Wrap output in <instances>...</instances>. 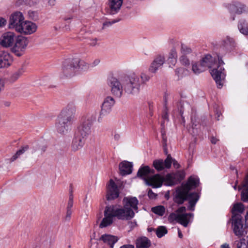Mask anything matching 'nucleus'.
Wrapping results in <instances>:
<instances>
[{
    "mask_svg": "<svg viewBox=\"0 0 248 248\" xmlns=\"http://www.w3.org/2000/svg\"><path fill=\"white\" fill-rule=\"evenodd\" d=\"M199 179L190 176L186 184H183L180 187L177 188L175 191L174 202L179 204H183L186 201H188L187 208L190 211H194L195 206L199 199V195L195 192H189L190 190L198 186Z\"/></svg>",
    "mask_w": 248,
    "mask_h": 248,
    "instance_id": "nucleus-1",
    "label": "nucleus"
},
{
    "mask_svg": "<svg viewBox=\"0 0 248 248\" xmlns=\"http://www.w3.org/2000/svg\"><path fill=\"white\" fill-rule=\"evenodd\" d=\"M217 59L218 63L216 62V58H213L210 55H206L200 62L204 67L205 70L207 68L212 69L210 73L217 85L218 88H221L223 85L222 81L225 78L223 72L224 69L221 65L224 63L218 56H217Z\"/></svg>",
    "mask_w": 248,
    "mask_h": 248,
    "instance_id": "nucleus-2",
    "label": "nucleus"
},
{
    "mask_svg": "<svg viewBox=\"0 0 248 248\" xmlns=\"http://www.w3.org/2000/svg\"><path fill=\"white\" fill-rule=\"evenodd\" d=\"M154 170H151L148 166L141 167L137 173V176L143 179L148 186L153 188H158L161 186L163 183V177L159 174L148 177L150 173H153Z\"/></svg>",
    "mask_w": 248,
    "mask_h": 248,
    "instance_id": "nucleus-3",
    "label": "nucleus"
},
{
    "mask_svg": "<svg viewBox=\"0 0 248 248\" xmlns=\"http://www.w3.org/2000/svg\"><path fill=\"white\" fill-rule=\"evenodd\" d=\"M123 213L122 210H118L114 205L107 206L104 212V217L99 224V227L103 228L110 225L113 223V217L118 219L124 220L125 217Z\"/></svg>",
    "mask_w": 248,
    "mask_h": 248,
    "instance_id": "nucleus-4",
    "label": "nucleus"
},
{
    "mask_svg": "<svg viewBox=\"0 0 248 248\" xmlns=\"http://www.w3.org/2000/svg\"><path fill=\"white\" fill-rule=\"evenodd\" d=\"M124 205L123 207L118 208V210H121L124 212L125 217L124 220H129L133 218L135 216L134 211L138 212V204L139 201L135 197H124L123 199Z\"/></svg>",
    "mask_w": 248,
    "mask_h": 248,
    "instance_id": "nucleus-5",
    "label": "nucleus"
},
{
    "mask_svg": "<svg viewBox=\"0 0 248 248\" xmlns=\"http://www.w3.org/2000/svg\"><path fill=\"white\" fill-rule=\"evenodd\" d=\"M79 62L77 58L65 60L62 63V71L60 74V78H70L74 76Z\"/></svg>",
    "mask_w": 248,
    "mask_h": 248,
    "instance_id": "nucleus-6",
    "label": "nucleus"
},
{
    "mask_svg": "<svg viewBox=\"0 0 248 248\" xmlns=\"http://www.w3.org/2000/svg\"><path fill=\"white\" fill-rule=\"evenodd\" d=\"M140 82L138 76L133 75L129 78V81L124 85V91L128 94L137 95L140 91Z\"/></svg>",
    "mask_w": 248,
    "mask_h": 248,
    "instance_id": "nucleus-7",
    "label": "nucleus"
},
{
    "mask_svg": "<svg viewBox=\"0 0 248 248\" xmlns=\"http://www.w3.org/2000/svg\"><path fill=\"white\" fill-rule=\"evenodd\" d=\"M241 215H235L232 217V228L234 234L240 238L247 234L246 226L244 227Z\"/></svg>",
    "mask_w": 248,
    "mask_h": 248,
    "instance_id": "nucleus-8",
    "label": "nucleus"
},
{
    "mask_svg": "<svg viewBox=\"0 0 248 248\" xmlns=\"http://www.w3.org/2000/svg\"><path fill=\"white\" fill-rule=\"evenodd\" d=\"M15 42V43L11 48V51L16 56L20 57L24 53L29 44V41L26 37L18 36L16 37Z\"/></svg>",
    "mask_w": 248,
    "mask_h": 248,
    "instance_id": "nucleus-9",
    "label": "nucleus"
},
{
    "mask_svg": "<svg viewBox=\"0 0 248 248\" xmlns=\"http://www.w3.org/2000/svg\"><path fill=\"white\" fill-rule=\"evenodd\" d=\"M95 117L93 116H89L85 118L78 127L76 133L86 138L91 133V127Z\"/></svg>",
    "mask_w": 248,
    "mask_h": 248,
    "instance_id": "nucleus-10",
    "label": "nucleus"
},
{
    "mask_svg": "<svg viewBox=\"0 0 248 248\" xmlns=\"http://www.w3.org/2000/svg\"><path fill=\"white\" fill-rule=\"evenodd\" d=\"M108 85L111 93L116 98H120L124 91V86L120 81L115 77H110L108 79Z\"/></svg>",
    "mask_w": 248,
    "mask_h": 248,
    "instance_id": "nucleus-11",
    "label": "nucleus"
},
{
    "mask_svg": "<svg viewBox=\"0 0 248 248\" xmlns=\"http://www.w3.org/2000/svg\"><path fill=\"white\" fill-rule=\"evenodd\" d=\"M185 176V173L184 171H177L175 173L167 174L165 178H163V182H165L167 186H173L179 183L184 179Z\"/></svg>",
    "mask_w": 248,
    "mask_h": 248,
    "instance_id": "nucleus-12",
    "label": "nucleus"
},
{
    "mask_svg": "<svg viewBox=\"0 0 248 248\" xmlns=\"http://www.w3.org/2000/svg\"><path fill=\"white\" fill-rule=\"evenodd\" d=\"M37 29L36 25L29 21H24L21 25L17 27L16 31L25 35H29L34 32Z\"/></svg>",
    "mask_w": 248,
    "mask_h": 248,
    "instance_id": "nucleus-13",
    "label": "nucleus"
},
{
    "mask_svg": "<svg viewBox=\"0 0 248 248\" xmlns=\"http://www.w3.org/2000/svg\"><path fill=\"white\" fill-rule=\"evenodd\" d=\"M76 113V106L72 104H68L65 108H64L58 116L67 121L72 123L75 118Z\"/></svg>",
    "mask_w": 248,
    "mask_h": 248,
    "instance_id": "nucleus-14",
    "label": "nucleus"
},
{
    "mask_svg": "<svg viewBox=\"0 0 248 248\" xmlns=\"http://www.w3.org/2000/svg\"><path fill=\"white\" fill-rule=\"evenodd\" d=\"M119 196V190L118 186L110 179L107 186V192L106 199L107 201L113 200L117 198Z\"/></svg>",
    "mask_w": 248,
    "mask_h": 248,
    "instance_id": "nucleus-15",
    "label": "nucleus"
},
{
    "mask_svg": "<svg viewBox=\"0 0 248 248\" xmlns=\"http://www.w3.org/2000/svg\"><path fill=\"white\" fill-rule=\"evenodd\" d=\"M16 38V34L11 31L6 32L0 38V44L3 47L12 46Z\"/></svg>",
    "mask_w": 248,
    "mask_h": 248,
    "instance_id": "nucleus-16",
    "label": "nucleus"
},
{
    "mask_svg": "<svg viewBox=\"0 0 248 248\" xmlns=\"http://www.w3.org/2000/svg\"><path fill=\"white\" fill-rule=\"evenodd\" d=\"M24 21V17L20 12H16L12 14L10 17L9 27L17 31V27L21 25Z\"/></svg>",
    "mask_w": 248,
    "mask_h": 248,
    "instance_id": "nucleus-17",
    "label": "nucleus"
},
{
    "mask_svg": "<svg viewBox=\"0 0 248 248\" xmlns=\"http://www.w3.org/2000/svg\"><path fill=\"white\" fill-rule=\"evenodd\" d=\"M115 103V101L112 96H108L105 98L101 106L100 115L105 116L109 113Z\"/></svg>",
    "mask_w": 248,
    "mask_h": 248,
    "instance_id": "nucleus-18",
    "label": "nucleus"
},
{
    "mask_svg": "<svg viewBox=\"0 0 248 248\" xmlns=\"http://www.w3.org/2000/svg\"><path fill=\"white\" fill-rule=\"evenodd\" d=\"M171 164L172 157L170 155H168L164 161L162 159H157L154 160L153 162L154 167L158 171L162 170L165 168H170Z\"/></svg>",
    "mask_w": 248,
    "mask_h": 248,
    "instance_id": "nucleus-19",
    "label": "nucleus"
},
{
    "mask_svg": "<svg viewBox=\"0 0 248 248\" xmlns=\"http://www.w3.org/2000/svg\"><path fill=\"white\" fill-rule=\"evenodd\" d=\"M46 145L44 142H37L33 145L31 154L34 157H39L46 152Z\"/></svg>",
    "mask_w": 248,
    "mask_h": 248,
    "instance_id": "nucleus-20",
    "label": "nucleus"
},
{
    "mask_svg": "<svg viewBox=\"0 0 248 248\" xmlns=\"http://www.w3.org/2000/svg\"><path fill=\"white\" fill-rule=\"evenodd\" d=\"M71 123L67 122L65 119L58 117L56 123V127L57 131L60 134H65L69 129Z\"/></svg>",
    "mask_w": 248,
    "mask_h": 248,
    "instance_id": "nucleus-21",
    "label": "nucleus"
},
{
    "mask_svg": "<svg viewBox=\"0 0 248 248\" xmlns=\"http://www.w3.org/2000/svg\"><path fill=\"white\" fill-rule=\"evenodd\" d=\"M13 62L11 55L7 51L0 50V68H6L10 66Z\"/></svg>",
    "mask_w": 248,
    "mask_h": 248,
    "instance_id": "nucleus-22",
    "label": "nucleus"
},
{
    "mask_svg": "<svg viewBox=\"0 0 248 248\" xmlns=\"http://www.w3.org/2000/svg\"><path fill=\"white\" fill-rule=\"evenodd\" d=\"M165 62V57L162 55H157L151 63L149 67V71L152 73H155L157 70L161 68Z\"/></svg>",
    "mask_w": 248,
    "mask_h": 248,
    "instance_id": "nucleus-23",
    "label": "nucleus"
},
{
    "mask_svg": "<svg viewBox=\"0 0 248 248\" xmlns=\"http://www.w3.org/2000/svg\"><path fill=\"white\" fill-rule=\"evenodd\" d=\"M85 139V138L76 133L72 141V150L76 151L81 149L84 144Z\"/></svg>",
    "mask_w": 248,
    "mask_h": 248,
    "instance_id": "nucleus-24",
    "label": "nucleus"
},
{
    "mask_svg": "<svg viewBox=\"0 0 248 248\" xmlns=\"http://www.w3.org/2000/svg\"><path fill=\"white\" fill-rule=\"evenodd\" d=\"M123 3V0H109V9L108 13L114 15L120 10Z\"/></svg>",
    "mask_w": 248,
    "mask_h": 248,
    "instance_id": "nucleus-25",
    "label": "nucleus"
},
{
    "mask_svg": "<svg viewBox=\"0 0 248 248\" xmlns=\"http://www.w3.org/2000/svg\"><path fill=\"white\" fill-rule=\"evenodd\" d=\"M229 11L232 15V20H234L235 17L233 16L234 14H241L244 11V5L235 2L231 4L229 7Z\"/></svg>",
    "mask_w": 248,
    "mask_h": 248,
    "instance_id": "nucleus-26",
    "label": "nucleus"
},
{
    "mask_svg": "<svg viewBox=\"0 0 248 248\" xmlns=\"http://www.w3.org/2000/svg\"><path fill=\"white\" fill-rule=\"evenodd\" d=\"M119 170L122 175L129 174L132 171V164L128 161H123L119 164Z\"/></svg>",
    "mask_w": 248,
    "mask_h": 248,
    "instance_id": "nucleus-27",
    "label": "nucleus"
},
{
    "mask_svg": "<svg viewBox=\"0 0 248 248\" xmlns=\"http://www.w3.org/2000/svg\"><path fill=\"white\" fill-rule=\"evenodd\" d=\"M99 240H102L104 243L108 245L110 248H113V245L118 241V238L117 236L105 234L100 237Z\"/></svg>",
    "mask_w": 248,
    "mask_h": 248,
    "instance_id": "nucleus-28",
    "label": "nucleus"
},
{
    "mask_svg": "<svg viewBox=\"0 0 248 248\" xmlns=\"http://www.w3.org/2000/svg\"><path fill=\"white\" fill-rule=\"evenodd\" d=\"M151 242L146 237L138 238L136 241V248H150Z\"/></svg>",
    "mask_w": 248,
    "mask_h": 248,
    "instance_id": "nucleus-29",
    "label": "nucleus"
},
{
    "mask_svg": "<svg viewBox=\"0 0 248 248\" xmlns=\"http://www.w3.org/2000/svg\"><path fill=\"white\" fill-rule=\"evenodd\" d=\"M193 216L192 213H185L180 214L178 222L180 224L186 227L189 222V218Z\"/></svg>",
    "mask_w": 248,
    "mask_h": 248,
    "instance_id": "nucleus-30",
    "label": "nucleus"
},
{
    "mask_svg": "<svg viewBox=\"0 0 248 248\" xmlns=\"http://www.w3.org/2000/svg\"><path fill=\"white\" fill-rule=\"evenodd\" d=\"M244 211V207L241 203H236L233 205L232 209V217L235 215H241L240 214L242 213Z\"/></svg>",
    "mask_w": 248,
    "mask_h": 248,
    "instance_id": "nucleus-31",
    "label": "nucleus"
},
{
    "mask_svg": "<svg viewBox=\"0 0 248 248\" xmlns=\"http://www.w3.org/2000/svg\"><path fill=\"white\" fill-rule=\"evenodd\" d=\"M25 72L24 67H21L15 71L10 77V80L12 82L16 81Z\"/></svg>",
    "mask_w": 248,
    "mask_h": 248,
    "instance_id": "nucleus-32",
    "label": "nucleus"
},
{
    "mask_svg": "<svg viewBox=\"0 0 248 248\" xmlns=\"http://www.w3.org/2000/svg\"><path fill=\"white\" fill-rule=\"evenodd\" d=\"M244 189L242 191V199L244 202H248V174L243 184Z\"/></svg>",
    "mask_w": 248,
    "mask_h": 248,
    "instance_id": "nucleus-33",
    "label": "nucleus"
},
{
    "mask_svg": "<svg viewBox=\"0 0 248 248\" xmlns=\"http://www.w3.org/2000/svg\"><path fill=\"white\" fill-rule=\"evenodd\" d=\"M238 28L242 33L246 35L248 34V25L245 20H240L239 22Z\"/></svg>",
    "mask_w": 248,
    "mask_h": 248,
    "instance_id": "nucleus-34",
    "label": "nucleus"
},
{
    "mask_svg": "<svg viewBox=\"0 0 248 248\" xmlns=\"http://www.w3.org/2000/svg\"><path fill=\"white\" fill-rule=\"evenodd\" d=\"M192 69L193 73L195 74H199L205 70L204 67L200 62L193 63Z\"/></svg>",
    "mask_w": 248,
    "mask_h": 248,
    "instance_id": "nucleus-35",
    "label": "nucleus"
},
{
    "mask_svg": "<svg viewBox=\"0 0 248 248\" xmlns=\"http://www.w3.org/2000/svg\"><path fill=\"white\" fill-rule=\"evenodd\" d=\"M29 149L28 146H25L22 148V149L18 150L16 153L12 156V157L10 159V161L11 162H13L15 160H16L20 155L24 154L26 151H27Z\"/></svg>",
    "mask_w": 248,
    "mask_h": 248,
    "instance_id": "nucleus-36",
    "label": "nucleus"
},
{
    "mask_svg": "<svg viewBox=\"0 0 248 248\" xmlns=\"http://www.w3.org/2000/svg\"><path fill=\"white\" fill-rule=\"evenodd\" d=\"M168 232L167 229L164 226H159L155 230V233L158 238H161L164 236Z\"/></svg>",
    "mask_w": 248,
    "mask_h": 248,
    "instance_id": "nucleus-37",
    "label": "nucleus"
},
{
    "mask_svg": "<svg viewBox=\"0 0 248 248\" xmlns=\"http://www.w3.org/2000/svg\"><path fill=\"white\" fill-rule=\"evenodd\" d=\"M152 211L155 214L162 216L165 212V208L163 206L159 205L152 208Z\"/></svg>",
    "mask_w": 248,
    "mask_h": 248,
    "instance_id": "nucleus-38",
    "label": "nucleus"
},
{
    "mask_svg": "<svg viewBox=\"0 0 248 248\" xmlns=\"http://www.w3.org/2000/svg\"><path fill=\"white\" fill-rule=\"evenodd\" d=\"M192 52L191 49L184 44H181V53L183 56L190 54Z\"/></svg>",
    "mask_w": 248,
    "mask_h": 248,
    "instance_id": "nucleus-39",
    "label": "nucleus"
},
{
    "mask_svg": "<svg viewBox=\"0 0 248 248\" xmlns=\"http://www.w3.org/2000/svg\"><path fill=\"white\" fill-rule=\"evenodd\" d=\"M140 78H141V80H140V85L141 84H146L151 78V77L144 72H142L140 74Z\"/></svg>",
    "mask_w": 248,
    "mask_h": 248,
    "instance_id": "nucleus-40",
    "label": "nucleus"
},
{
    "mask_svg": "<svg viewBox=\"0 0 248 248\" xmlns=\"http://www.w3.org/2000/svg\"><path fill=\"white\" fill-rule=\"evenodd\" d=\"M180 214L177 213H171L170 214L168 217V220L170 222L172 223L174 221H176L178 222V218L179 217Z\"/></svg>",
    "mask_w": 248,
    "mask_h": 248,
    "instance_id": "nucleus-41",
    "label": "nucleus"
},
{
    "mask_svg": "<svg viewBox=\"0 0 248 248\" xmlns=\"http://www.w3.org/2000/svg\"><path fill=\"white\" fill-rule=\"evenodd\" d=\"M79 60V62L78 64V67L79 68H80L82 70H86L88 68L89 65L88 63L84 62L83 61L81 60L79 58H77Z\"/></svg>",
    "mask_w": 248,
    "mask_h": 248,
    "instance_id": "nucleus-42",
    "label": "nucleus"
},
{
    "mask_svg": "<svg viewBox=\"0 0 248 248\" xmlns=\"http://www.w3.org/2000/svg\"><path fill=\"white\" fill-rule=\"evenodd\" d=\"M118 21H119V20H115V19L112 20L111 21H106L105 22H104L103 23L102 28L104 29L106 28L107 27H109V26H111L113 24L115 23Z\"/></svg>",
    "mask_w": 248,
    "mask_h": 248,
    "instance_id": "nucleus-43",
    "label": "nucleus"
},
{
    "mask_svg": "<svg viewBox=\"0 0 248 248\" xmlns=\"http://www.w3.org/2000/svg\"><path fill=\"white\" fill-rule=\"evenodd\" d=\"M180 60L183 65H188L190 64L189 60L186 58V56L182 55L180 58Z\"/></svg>",
    "mask_w": 248,
    "mask_h": 248,
    "instance_id": "nucleus-44",
    "label": "nucleus"
},
{
    "mask_svg": "<svg viewBox=\"0 0 248 248\" xmlns=\"http://www.w3.org/2000/svg\"><path fill=\"white\" fill-rule=\"evenodd\" d=\"M245 240L241 239L237 244V248H247V245L246 244Z\"/></svg>",
    "mask_w": 248,
    "mask_h": 248,
    "instance_id": "nucleus-45",
    "label": "nucleus"
},
{
    "mask_svg": "<svg viewBox=\"0 0 248 248\" xmlns=\"http://www.w3.org/2000/svg\"><path fill=\"white\" fill-rule=\"evenodd\" d=\"M177 52L175 50V49H173L171 50L169 57V60L172 59H177Z\"/></svg>",
    "mask_w": 248,
    "mask_h": 248,
    "instance_id": "nucleus-46",
    "label": "nucleus"
},
{
    "mask_svg": "<svg viewBox=\"0 0 248 248\" xmlns=\"http://www.w3.org/2000/svg\"><path fill=\"white\" fill-rule=\"evenodd\" d=\"M148 196L150 199H154L156 198L157 195L154 193L153 191L151 189H150L148 192Z\"/></svg>",
    "mask_w": 248,
    "mask_h": 248,
    "instance_id": "nucleus-47",
    "label": "nucleus"
},
{
    "mask_svg": "<svg viewBox=\"0 0 248 248\" xmlns=\"http://www.w3.org/2000/svg\"><path fill=\"white\" fill-rule=\"evenodd\" d=\"M97 39L93 38L90 40V42H89V45L91 46H95L97 44Z\"/></svg>",
    "mask_w": 248,
    "mask_h": 248,
    "instance_id": "nucleus-48",
    "label": "nucleus"
},
{
    "mask_svg": "<svg viewBox=\"0 0 248 248\" xmlns=\"http://www.w3.org/2000/svg\"><path fill=\"white\" fill-rule=\"evenodd\" d=\"M21 2H24L25 4L32 5L35 2L36 0H20Z\"/></svg>",
    "mask_w": 248,
    "mask_h": 248,
    "instance_id": "nucleus-49",
    "label": "nucleus"
},
{
    "mask_svg": "<svg viewBox=\"0 0 248 248\" xmlns=\"http://www.w3.org/2000/svg\"><path fill=\"white\" fill-rule=\"evenodd\" d=\"M184 72V69L182 68H179L175 70V73L178 76V78L182 76V74Z\"/></svg>",
    "mask_w": 248,
    "mask_h": 248,
    "instance_id": "nucleus-50",
    "label": "nucleus"
},
{
    "mask_svg": "<svg viewBox=\"0 0 248 248\" xmlns=\"http://www.w3.org/2000/svg\"><path fill=\"white\" fill-rule=\"evenodd\" d=\"M72 213V209H67L66 212V215L65 217V218L66 220H69L71 218V216Z\"/></svg>",
    "mask_w": 248,
    "mask_h": 248,
    "instance_id": "nucleus-51",
    "label": "nucleus"
},
{
    "mask_svg": "<svg viewBox=\"0 0 248 248\" xmlns=\"http://www.w3.org/2000/svg\"><path fill=\"white\" fill-rule=\"evenodd\" d=\"M186 211V208L185 206H181L176 211V212L179 214H181V213H184Z\"/></svg>",
    "mask_w": 248,
    "mask_h": 248,
    "instance_id": "nucleus-52",
    "label": "nucleus"
},
{
    "mask_svg": "<svg viewBox=\"0 0 248 248\" xmlns=\"http://www.w3.org/2000/svg\"><path fill=\"white\" fill-rule=\"evenodd\" d=\"M177 59H172L170 60H169V63L170 64V66H174L176 63Z\"/></svg>",
    "mask_w": 248,
    "mask_h": 248,
    "instance_id": "nucleus-53",
    "label": "nucleus"
},
{
    "mask_svg": "<svg viewBox=\"0 0 248 248\" xmlns=\"http://www.w3.org/2000/svg\"><path fill=\"white\" fill-rule=\"evenodd\" d=\"M113 137L115 140L119 141L121 139V135L118 133L114 132Z\"/></svg>",
    "mask_w": 248,
    "mask_h": 248,
    "instance_id": "nucleus-54",
    "label": "nucleus"
},
{
    "mask_svg": "<svg viewBox=\"0 0 248 248\" xmlns=\"http://www.w3.org/2000/svg\"><path fill=\"white\" fill-rule=\"evenodd\" d=\"M172 163H173V166L175 168L178 169L180 167V165L178 162L175 159L172 158Z\"/></svg>",
    "mask_w": 248,
    "mask_h": 248,
    "instance_id": "nucleus-55",
    "label": "nucleus"
},
{
    "mask_svg": "<svg viewBox=\"0 0 248 248\" xmlns=\"http://www.w3.org/2000/svg\"><path fill=\"white\" fill-rule=\"evenodd\" d=\"M6 23V20L3 18L0 17V27H3Z\"/></svg>",
    "mask_w": 248,
    "mask_h": 248,
    "instance_id": "nucleus-56",
    "label": "nucleus"
},
{
    "mask_svg": "<svg viewBox=\"0 0 248 248\" xmlns=\"http://www.w3.org/2000/svg\"><path fill=\"white\" fill-rule=\"evenodd\" d=\"M100 61L99 59H95L92 63V66H95L97 65L100 63Z\"/></svg>",
    "mask_w": 248,
    "mask_h": 248,
    "instance_id": "nucleus-57",
    "label": "nucleus"
},
{
    "mask_svg": "<svg viewBox=\"0 0 248 248\" xmlns=\"http://www.w3.org/2000/svg\"><path fill=\"white\" fill-rule=\"evenodd\" d=\"M120 248H134L133 245H124L120 247Z\"/></svg>",
    "mask_w": 248,
    "mask_h": 248,
    "instance_id": "nucleus-58",
    "label": "nucleus"
},
{
    "mask_svg": "<svg viewBox=\"0 0 248 248\" xmlns=\"http://www.w3.org/2000/svg\"><path fill=\"white\" fill-rule=\"evenodd\" d=\"M245 225L246 227L248 228V212L245 216Z\"/></svg>",
    "mask_w": 248,
    "mask_h": 248,
    "instance_id": "nucleus-59",
    "label": "nucleus"
},
{
    "mask_svg": "<svg viewBox=\"0 0 248 248\" xmlns=\"http://www.w3.org/2000/svg\"><path fill=\"white\" fill-rule=\"evenodd\" d=\"M73 202H68L67 209H72V207H73Z\"/></svg>",
    "mask_w": 248,
    "mask_h": 248,
    "instance_id": "nucleus-60",
    "label": "nucleus"
},
{
    "mask_svg": "<svg viewBox=\"0 0 248 248\" xmlns=\"http://www.w3.org/2000/svg\"><path fill=\"white\" fill-rule=\"evenodd\" d=\"M217 140L216 138H215L214 137H212L211 138V141L212 143L215 144L217 143Z\"/></svg>",
    "mask_w": 248,
    "mask_h": 248,
    "instance_id": "nucleus-61",
    "label": "nucleus"
},
{
    "mask_svg": "<svg viewBox=\"0 0 248 248\" xmlns=\"http://www.w3.org/2000/svg\"><path fill=\"white\" fill-rule=\"evenodd\" d=\"M152 108H153V106L151 105V104H150L149 105V110H150L149 114L151 116H153V113L152 111Z\"/></svg>",
    "mask_w": 248,
    "mask_h": 248,
    "instance_id": "nucleus-62",
    "label": "nucleus"
},
{
    "mask_svg": "<svg viewBox=\"0 0 248 248\" xmlns=\"http://www.w3.org/2000/svg\"><path fill=\"white\" fill-rule=\"evenodd\" d=\"M220 248H230V247L228 244L225 243L222 245L220 247Z\"/></svg>",
    "mask_w": 248,
    "mask_h": 248,
    "instance_id": "nucleus-63",
    "label": "nucleus"
},
{
    "mask_svg": "<svg viewBox=\"0 0 248 248\" xmlns=\"http://www.w3.org/2000/svg\"><path fill=\"white\" fill-rule=\"evenodd\" d=\"M162 118L164 120L168 119V115L167 111H166L165 114L162 116Z\"/></svg>",
    "mask_w": 248,
    "mask_h": 248,
    "instance_id": "nucleus-64",
    "label": "nucleus"
}]
</instances>
